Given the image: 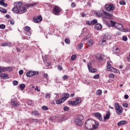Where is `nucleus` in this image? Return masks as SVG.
I'll return each instance as SVG.
<instances>
[{"instance_id":"f257e3e1","label":"nucleus","mask_w":130,"mask_h":130,"mask_svg":"<svg viewBox=\"0 0 130 130\" xmlns=\"http://www.w3.org/2000/svg\"><path fill=\"white\" fill-rule=\"evenodd\" d=\"M98 125H99V122H96L95 120L91 119H88L85 123V126L86 129H97Z\"/></svg>"},{"instance_id":"f03ea898","label":"nucleus","mask_w":130,"mask_h":130,"mask_svg":"<svg viewBox=\"0 0 130 130\" xmlns=\"http://www.w3.org/2000/svg\"><path fill=\"white\" fill-rule=\"evenodd\" d=\"M84 120V116L82 115H78L75 118V122L77 125H82Z\"/></svg>"},{"instance_id":"7ed1b4c3","label":"nucleus","mask_w":130,"mask_h":130,"mask_svg":"<svg viewBox=\"0 0 130 130\" xmlns=\"http://www.w3.org/2000/svg\"><path fill=\"white\" fill-rule=\"evenodd\" d=\"M115 109L116 110V113L118 115H120V114H122V112L123 110L122 109V107L119 105L118 103L115 104Z\"/></svg>"},{"instance_id":"20e7f679","label":"nucleus","mask_w":130,"mask_h":130,"mask_svg":"<svg viewBox=\"0 0 130 130\" xmlns=\"http://www.w3.org/2000/svg\"><path fill=\"white\" fill-rule=\"evenodd\" d=\"M111 24L112 27H115L116 29L121 31V30H123V26H122V24L115 22L114 21L111 20Z\"/></svg>"},{"instance_id":"39448f33","label":"nucleus","mask_w":130,"mask_h":130,"mask_svg":"<svg viewBox=\"0 0 130 130\" xmlns=\"http://www.w3.org/2000/svg\"><path fill=\"white\" fill-rule=\"evenodd\" d=\"M107 71H110L113 73H117V74H118V73H120L119 70H117L116 69L111 67V64H110V61H108L107 62Z\"/></svg>"},{"instance_id":"423d86ee","label":"nucleus","mask_w":130,"mask_h":130,"mask_svg":"<svg viewBox=\"0 0 130 130\" xmlns=\"http://www.w3.org/2000/svg\"><path fill=\"white\" fill-rule=\"evenodd\" d=\"M105 9L108 12H112L115 10V5L113 4H107L105 6Z\"/></svg>"},{"instance_id":"0eeeda50","label":"nucleus","mask_w":130,"mask_h":130,"mask_svg":"<svg viewBox=\"0 0 130 130\" xmlns=\"http://www.w3.org/2000/svg\"><path fill=\"white\" fill-rule=\"evenodd\" d=\"M81 102V98H76L74 101H69L68 103L70 105H78Z\"/></svg>"},{"instance_id":"6e6552de","label":"nucleus","mask_w":130,"mask_h":130,"mask_svg":"<svg viewBox=\"0 0 130 130\" xmlns=\"http://www.w3.org/2000/svg\"><path fill=\"white\" fill-rule=\"evenodd\" d=\"M60 12H61V8L58 6H55L53 9V14L54 15L57 16V15H59Z\"/></svg>"},{"instance_id":"1a4fd4ad","label":"nucleus","mask_w":130,"mask_h":130,"mask_svg":"<svg viewBox=\"0 0 130 130\" xmlns=\"http://www.w3.org/2000/svg\"><path fill=\"white\" fill-rule=\"evenodd\" d=\"M38 74H39V72L37 71H29L26 73V76L27 77H33V76H35V75H38Z\"/></svg>"},{"instance_id":"9d476101","label":"nucleus","mask_w":130,"mask_h":130,"mask_svg":"<svg viewBox=\"0 0 130 130\" xmlns=\"http://www.w3.org/2000/svg\"><path fill=\"white\" fill-rule=\"evenodd\" d=\"M11 105H12V106H14V107H17L19 106V105H20L19 103H18V102H17V101H16V99H12L11 100Z\"/></svg>"},{"instance_id":"9b49d317","label":"nucleus","mask_w":130,"mask_h":130,"mask_svg":"<svg viewBox=\"0 0 130 130\" xmlns=\"http://www.w3.org/2000/svg\"><path fill=\"white\" fill-rule=\"evenodd\" d=\"M94 116H95V117L98 118V119H99V120H100V121H103V117H102V115H101V114L100 113H98V112L95 113L94 114Z\"/></svg>"},{"instance_id":"f8f14e48","label":"nucleus","mask_w":130,"mask_h":130,"mask_svg":"<svg viewBox=\"0 0 130 130\" xmlns=\"http://www.w3.org/2000/svg\"><path fill=\"white\" fill-rule=\"evenodd\" d=\"M42 21V16H38L34 18V21L35 23H40Z\"/></svg>"},{"instance_id":"ddd939ff","label":"nucleus","mask_w":130,"mask_h":130,"mask_svg":"<svg viewBox=\"0 0 130 130\" xmlns=\"http://www.w3.org/2000/svg\"><path fill=\"white\" fill-rule=\"evenodd\" d=\"M91 63H89L87 64V67L90 73H96V72H97V70L95 69H93L92 67H91Z\"/></svg>"},{"instance_id":"4468645a","label":"nucleus","mask_w":130,"mask_h":130,"mask_svg":"<svg viewBox=\"0 0 130 130\" xmlns=\"http://www.w3.org/2000/svg\"><path fill=\"white\" fill-rule=\"evenodd\" d=\"M14 6L16 8H21L23 6V3L22 2H15L14 4Z\"/></svg>"},{"instance_id":"2eb2a0df","label":"nucleus","mask_w":130,"mask_h":130,"mask_svg":"<svg viewBox=\"0 0 130 130\" xmlns=\"http://www.w3.org/2000/svg\"><path fill=\"white\" fill-rule=\"evenodd\" d=\"M110 117V112L108 111L107 112V113L105 116H104V121L108 120V119H109Z\"/></svg>"},{"instance_id":"dca6fc26","label":"nucleus","mask_w":130,"mask_h":130,"mask_svg":"<svg viewBox=\"0 0 130 130\" xmlns=\"http://www.w3.org/2000/svg\"><path fill=\"white\" fill-rule=\"evenodd\" d=\"M27 12V8L26 7H22L19 9V14H24Z\"/></svg>"},{"instance_id":"f3484780","label":"nucleus","mask_w":130,"mask_h":130,"mask_svg":"<svg viewBox=\"0 0 130 130\" xmlns=\"http://www.w3.org/2000/svg\"><path fill=\"white\" fill-rule=\"evenodd\" d=\"M12 11L13 13H15V14H20V10L18 7H16L14 6V7L12 9Z\"/></svg>"},{"instance_id":"a211bd4d","label":"nucleus","mask_w":130,"mask_h":130,"mask_svg":"<svg viewBox=\"0 0 130 130\" xmlns=\"http://www.w3.org/2000/svg\"><path fill=\"white\" fill-rule=\"evenodd\" d=\"M94 28L96 30H101V29H102V25L100 23H98L95 25Z\"/></svg>"},{"instance_id":"6ab92c4d","label":"nucleus","mask_w":130,"mask_h":130,"mask_svg":"<svg viewBox=\"0 0 130 130\" xmlns=\"http://www.w3.org/2000/svg\"><path fill=\"white\" fill-rule=\"evenodd\" d=\"M68 118L64 115H62L60 119H59V122H62V121H65V120H67Z\"/></svg>"},{"instance_id":"aec40b11","label":"nucleus","mask_w":130,"mask_h":130,"mask_svg":"<svg viewBox=\"0 0 130 130\" xmlns=\"http://www.w3.org/2000/svg\"><path fill=\"white\" fill-rule=\"evenodd\" d=\"M69 97H70V94H69V93H66L62 95V98L64 100V101H66Z\"/></svg>"},{"instance_id":"412c9836","label":"nucleus","mask_w":130,"mask_h":130,"mask_svg":"<svg viewBox=\"0 0 130 130\" xmlns=\"http://www.w3.org/2000/svg\"><path fill=\"white\" fill-rule=\"evenodd\" d=\"M64 100L62 98L59 100H57L56 101V103L57 104H61V103H63V102H64Z\"/></svg>"},{"instance_id":"4be33fe9","label":"nucleus","mask_w":130,"mask_h":130,"mask_svg":"<svg viewBox=\"0 0 130 130\" xmlns=\"http://www.w3.org/2000/svg\"><path fill=\"white\" fill-rule=\"evenodd\" d=\"M103 13H104L105 17H108V18H109L110 17H112L113 16V14H112L110 13H107L105 11H103Z\"/></svg>"},{"instance_id":"5701e85b","label":"nucleus","mask_w":130,"mask_h":130,"mask_svg":"<svg viewBox=\"0 0 130 130\" xmlns=\"http://www.w3.org/2000/svg\"><path fill=\"white\" fill-rule=\"evenodd\" d=\"M0 5L3 6V7H8V4L5 3V0H1L0 1Z\"/></svg>"},{"instance_id":"b1692460","label":"nucleus","mask_w":130,"mask_h":130,"mask_svg":"<svg viewBox=\"0 0 130 130\" xmlns=\"http://www.w3.org/2000/svg\"><path fill=\"white\" fill-rule=\"evenodd\" d=\"M113 51L116 54V53H119V52L120 51V50L117 47H114L113 48Z\"/></svg>"},{"instance_id":"393cba45","label":"nucleus","mask_w":130,"mask_h":130,"mask_svg":"<svg viewBox=\"0 0 130 130\" xmlns=\"http://www.w3.org/2000/svg\"><path fill=\"white\" fill-rule=\"evenodd\" d=\"M36 5H37V3H31L30 4H27L26 7H27V8H29L30 7H35L36 6Z\"/></svg>"},{"instance_id":"a878e982","label":"nucleus","mask_w":130,"mask_h":130,"mask_svg":"<svg viewBox=\"0 0 130 130\" xmlns=\"http://www.w3.org/2000/svg\"><path fill=\"white\" fill-rule=\"evenodd\" d=\"M126 123V121H121L117 123L118 126L121 125V124H125Z\"/></svg>"},{"instance_id":"bb28decb","label":"nucleus","mask_w":130,"mask_h":130,"mask_svg":"<svg viewBox=\"0 0 130 130\" xmlns=\"http://www.w3.org/2000/svg\"><path fill=\"white\" fill-rule=\"evenodd\" d=\"M87 43L89 46H91L93 44V43H94V41H93V40L90 39L88 41H87Z\"/></svg>"},{"instance_id":"cd10ccee","label":"nucleus","mask_w":130,"mask_h":130,"mask_svg":"<svg viewBox=\"0 0 130 130\" xmlns=\"http://www.w3.org/2000/svg\"><path fill=\"white\" fill-rule=\"evenodd\" d=\"M8 76V74H3L0 75V77H1L2 79H6Z\"/></svg>"},{"instance_id":"c85d7f7f","label":"nucleus","mask_w":130,"mask_h":130,"mask_svg":"<svg viewBox=\"0 0 130 130\" xmlns=\"http://www.w3.org/2000/svg\"><path fill=\"white\" fill-rule=\"evenodd\" d=\"M95 16H98V17H102V12H97L95 13Z\"/></svg>"},{"instance_id":"c756f323","label":"nucleus","mask_w":130,"mask_h":130,"mask_svg":"<svg viewBox=\"0 0 130 130\" xmlns=\"http://www.w3.org/2000/svg\"><path fill=\"white\" fill-rule=\"evenodd\" d=\"M51 96V94L49 93H47L46 94H45V98L46 99H50V97Z\"/></svg>"},{"instance_id":"7c9ffc66","label":"nucleus","mask_w":130,"mask_h":130,"mask_svg":"<svg viewBox=\"0 0 130 130\" xmlns=\"http://www.w3.org/2000/svg\"><path fill=\"white\" fill-rule=\"evenodd\" d=\"M0 12H1V13H5L6 14L7 13L8 11L6 9L0 8Z\"/></svg>"},{"instance_id":"2f4dec72","label":"nucleus","mask_w":130,"mask_h":130,"mask_svg":"<svg viewBox=\"0 0 130 130\" xmlns=\"http://www.w3.org/2000/svg\"><path fill=\"white\" fill-rule=\"evenodd\" d=\"M25 87H26V85H25L24 84H21L20 85V88L21 90H24V89H25Z\"/></svg>"},{"instance_id":"473e14b6","label":"nucleus","mask_w":130,"mask_h":130,"mask_svg":"<svg viewBox=\"0 0 130 130\" xmlns=\"http://www.w3.org/2000/svg\"><path fill=\"white\" fill-rule=\"evenodd\" d=\"M32 122H37V123H40V122H41L40 121H39V120L37 119H32Z\"/></svg>"},{"instance_id":"72a5a7b5","label":"nucleus","mask_w":130,"mask_h":130,"mask_svg":"<svg viewBox=\"0 0 130 130\" xmlns=\"http://www.w3.org/2000/svg\"><path fill=\"white\" fill-rule=\"evenodd\" d=\"M97 19H93L92 21H91V25H95V24H97Z\"/></svg>"},{"instance_id":"f704fd0d","label":"nucleus","mask_w":130,"mask_h":130,"mask_svg":"<svg viewBox=\"0 0 130 130\" xmlns=\"http://www.w3.org/2000/svg\"><path fill=\"white\" fill-rule=\"evenodd\" d=\"M24 30H25V31L28 32L29 31H30V30H31V28L29 26H25L24 27Z\"/></svg>"},{"instance_id":"c9c22d12","label":"nucleus","mask_w":130,"mask_h":130,"mask_svg":"<svg viewBox=\"0 0 130 130\" xmlns=\"http://www.w3.org/2000/svg\"><path fill=\"white\" fill-rule=\"evenodd\" d=\"M100 75L99 74H96L93 76V78L95 79L96 80H98V79H100Z\"/></svg>"},{"instance_id":"e433bc0d","label":"nucleus","mask_w":130,"mask_h":130,"mask_svg":"<svg viewBox=\"0 0 130 130\" xmlns=\"http://www.w3.org/2000/svg\"><path fill=\"white\" fill-rule=\"evenodd\" d=\"M5 70L7 72H11L13 69L11 67H6Z\"/></svg>"},{"instance_id":"4c0bfd02","label":"nucleus","mask_w":130,"mask_h":130,"mask_svg":"<svg viewBox=\"0 0 130 130\" xmlns=\"http://www.w3.org/2000/svg\"><path fill=\"white\" fill-rule=\"evenodd\" d=\"M96 94L97 95H100L102 94V90H98L96 91Z\"/></svg>"},{"instance_id":"58836bf2","label":"nucleus","mask_w":130,"mask_h":130,"mask_svg":"<svg viewBox=\"0 0 130 130\" xmlns=\"http://www.w3.org/2000/svg\"><path fill=\"white\" fill-rule=\"evenodd\" d=\"M64 42L66 44H70V43H71V41L68 39H66L64 40Z\"/></svg>"},{"instance_id":"ea45409f","label":"nucleus","mask_w":130,"mask_h":130,"mask_svg":"<svg viewBox=\"0 0 130 130\" xmlns=\"http://www.w3.org/2000/svg\"><path fill=\"white\" fill-rule=\"evenodd\" d=\"M70 110V108L68 106H65L63 107V111H69Z\"/></svg>"},{"instance_id":"a19ab883","label":"nucleus","mask_w":130,"mask_h":130,"mask_svg":"<svg viewBox=\"0 0 130 130\" xmlns=\"http://www.w3.org/2000/svg\"><path fill=\"white\" fill-rule=\"evenodd\" d=\"M98 60L99 61H102V60H103V55H101V56L98 58Z\"/></svg>"},{"instance_id":"79ce46f5","label":"nucleus","mask_w":130,"mask_h":130,"mask_svg":"<svg viewBox=\"0 0 130 130\" xmlns=\"http://www.w3.org/2000/svg\"><path fill=\"white\" fill-rule=\"evenodd\" d=\"M77 58V56L76 55H72L71 56V59L72 60H75Z\"/></svg>"},{"instance_id":"37998d69","label":"nucleus","mask_w":130,"mask_h":130,"mask_svg":"<svg viewBox=\"0 0 130 130\" xmlns=\"http://www.w3.org/2000/svg\"><path fill=\"white\" fill-rule=\"evenodd\" d=\"M120 5H121V6H125V2L123 1H121L119 2Z\"/></svg>"},{"instance_id":"c03bdc74","label":"nucleus","mask_w":130,"mask_h":130,"mask_svg":"<svg viewBox=\"0 0 130 130\" xmlns=\"http://www.w3.org/2000/svg\"><path fill=\"white\" fill-rule=\"evenodd\" d=\"M42 108L43 110H48V107L46 106H43Z\"/></svg>"},{"instance_id":"a18cd8bd","label":"nucleus","mask_w":130,"mask_h":130,"mask_svg":"<svg viewBox=\"0 0 130 130\" xmlns=\"http://www.w3.org/2000/svg\"><path fill=\"white\" fill-rule=\"evenodd\" d=\"M55 118H56V116H53L50 117V120H55Z\"/></svg>"},{"instance_id":"49530a36","label":"nucleus","mask_w":130,"mask_h":130,"mask_svg":"<svg viewBox=\"0 0 130 130\" xmlns=\"http://www.w3.org/2000/svg\"><path fill=\"white\" fill-rule=\"evenodd\" d=\"M13 84L14 86H17V85H18V81H16V80L13 81Z\"/></svg>"},{"instance_id":"de8ad7c7","label":"nucleus","mask_w":130,"mask_h":130,"mask_svg":"<svg viewBox=\"0 0 130 130\" xmlns=\"http://www.w3.org/2000/svg\"><path fill=\"white\" fill-rule=\"evenodd\" d=\"M122 106H123V107H125V108H127V107H128V104H127V103H123Z\"/></svg>"},{"instance_id":"09e8293b","label":"nucleus","mask_w":130,"mask_h":130,"mask_svg":"<svg viewBox=\"0 0 130 130\" xmlns=\"http://www.w3.org/2000/svg\"><path fill=\"white\" fill-rule=\"evenodd\" d=\"M6 28V25L5 24L0 25V29H5Z\"/></svg>"},{"instance_id":"8fccbe9b","label":"nucleus","mask_w":130,"mask_h":130,"mask_svg":"<svg viewBox=\"0 0 130 130\" xmlns=\"http://www.w3.org/2000/svg\"><path fill=\"white\" fill-rule=\"evenodd\" d=\"M123 32H130V29L129 28H125V29H123Z\"/></svg>"},{"instance_id":"3c124183","label":"nucleus","mask_w":130,"mask_h":130,"mask_svg":"<svg viewBox=\"0 0 130 130\" xmlns=\"http://www.w3.org/2000/svg\"><path fill=\"white\" fill-rule=\"evenodd\" d=\"M122 40L123 41H127V37L126 36H123L122 37Z\"/></svg>"},{"instance_id":"603ef678","label":"nucleus","mask_w":130,"mask_h":130,"mask_svg":"<svg viewBox=\"0 0 130 130\" xmlns=\"http://www.w3.org/2000/svg\"><path fill=\"white\" fill-rule=\"evenodd\" d=\"M2 46H8V43H2L1 44Z\"/></svg>"},{"instance_id":"864d4df0","label":"nucleus","mask_w":130,"mask_h":130,"mask_svg":"<svg viewBox=\"0 0 130 130\" xmlns=\"http://www.w3.org/2000/svg\"><path fill=\"white\" fill-rule=\"evenodd\" d=\"M83 43H80L79 45H78V47L80 48V49H82V48H83Z\"/></svg>"},{"instance_id":"5fc2aeb1","label":"nucleus","mask_w":130,"mask_h":130,"mask_svg":"<svg viewBox=\"0 0 130 130\" xmlns=\"http://www.w3.org/2000/svg\"><path fill=\"white\" fill-rule=\"evenodd\" d=\"M32 114H34V115H39V114L37 111L32 112Z\"/></svg>"},{"instance_id":"6e6d98bb","label":"nucleus","mask_w":130,"mask_h":130,"mask_svg":"<svg viewBox=\"0 0 130 130\" xmlns=\"http://www.w3.org/2000/svg\"><path fill=\"white\" fill-rule=\"evenodd\" d=\"M109 77L111 78V79H114V75L111 74L109 75Z\"/></svg>"},{"instance_id":"4d7b16f0","label":"nucleus","mask_w":130,"mask_h":130,"mask_svg":"<svg viewBox=\"0 0 130 130\" xmlns=\"http://www.w3.org/2000/svg\"><path fill=\"white\" fill-rule=\"evenodd\" d=\"M7 46H9V47H12V43L7 42Z\"/></svg>"},{"instance_id":"13d9d810","label":"nucleus","mask_w":130,"mask_h":130,"mask_svg":"<svg viewBox=\"0 0 130 130\" xmlns=\"http://www.w3.org/2000/svg\"><path fill=\"white\" fill-rule=\"evenodd\" d=\"M1 74L3 72H6V68H1Z\"/></svg>"},{"instance_id":"bf43d9fd","label":"nucleus","mask_w":130,"mask_h":130,"mask_svg":"<svg viewBox=\"0 0 130 130\" xmlns=\"http://www.w3.org/2000/svg\"><path fill=\"white\" fill-rule=\"evenodd\" d=\"M62 79H63V81L67 80V79H68V76L67 75H64L62 77Z\"/></svg>"},{"instance_id":"052dcab7","label":"nucleus","mask_w":130,"mask_h":130,"mask_svg":"<svg viewBox=\"0 0 130 130\" xmlns=\"http://www.w3.org/2000/svg\"><path fill=\"white\" fill-rule=\"evenodd\" d=\"M19 75H23V74H24V71H23V70H21L19 71Z\"/></svg>"},{"instance_id":"680f3d73","label":"nucleus","mask_w":130,"mask_h":130,"mask_svg":"<svg viewBox=\"0 0 130 130\" xmlns=\"http://www.w3.org/2000/svg\"><path fill=\"white\" fill-rule=\"evenodd\" d=\"M90 35H88L86 37H84V40H87V39L90 38Z\"/></svg>"},{"instance_id":"e2e57ef3","label":"nucleus","mask_w":130,"mask_h":130,"mask_svg":"<svg viewBox=\"0 0 130 130\" xmlns=\"http://www.w3.org/2000/svg\"><path fill=\"white\" fill-rule=\"evenodd\" d=\"M10 23L11 25H14L15 24V21L13 20H10Z\"/></svg>"},{"instance_id":"0e129e2a","label":"nucleus","mask_w":130,"mask_h":130,"mask_svg":"<svg viewBox=\"0 0 130 130\" xmlns=\"http://www.w3.org/2000/svg\"><path fill=\"white\" fill-rule=\"evenodd\" d=\"M86 24H87V25H92V22H91H91H90V21H86Z\"/></svg>"},{"instance_id":"69168bd1","label":"nucleus","mask_w":130,"mask_h":130,"mask_svg":"<svg viewBox=\"0 0 130 130\" xmlns=\"http://www.w3.org/2000/svg\"><path fill=\"white\" fill-rule=\"evenodd\" d=\"M71 7L72 8H75L76 7V4L74 3H72L71 4Z\"/></svg>"},{"instance_id":"338daca9","label":"nucleus","mask_w":130,"mask_h":130,"mask_svg":"<svg viewBox=\"0 0 130 130\" xmlns=\"http://www.w3.org/2000/svg\"><path fill=\"white\" fill-rule=\"evenodd\" d=\"M44 78H48V74H47V73H44Z\"/></svg>"},{"instance_id":"774afa93","label":"nucleus","mask_w":130,"mask_h":130,"mask_svg":"<svg viewBox=\"0 0 130 130\" xmlns=\"http://www.w3.org/2000/svg\"><path fill=\"white\" fill-rule=\"evenodd\" d=\"M27 104L28 105H31V104H32V101H28L27 102Z\"/></svg>"}]
</instances>
